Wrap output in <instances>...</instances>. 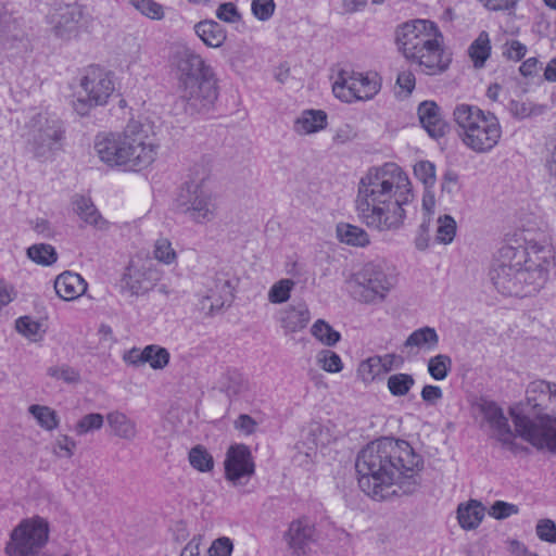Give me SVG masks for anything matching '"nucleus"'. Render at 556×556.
Segmentation results:
<instances>
[{
	"instance_id": "obj_25",
	"label": "nucleus",
	"mask_w": 556,
	"mask_h": 556,
	"mask_svg": "<svg viewBox=\"0 0 556 556\" xmlns=\"http://www.w3.org/2000/svg\"><path fill=\"white\" fill-rule=\"evenodd\" d=\"M232 300V287L229 280L224 278H216L214 288L201 301L202 307H208L211 312L220 309L225 304L230 303Z\"/></svg>"
},
{
	"instance_id": "obj_17",
	"label": "nucleus",
	"mask_w": 556,
	"mask_h": 556,
	"mask_svg": "<svg viewBox=\"0 0 556 556\" xmlns=\"http://www.w3.org/2000/svg\"><path fill=\"white\" fill-rule=\"evenodd\" d=\"M480 413L484 420L493 430L494 437L502 445L513 452L517 451L515 443V434L510 429L508 419L505 417L503 409L493 401L481 400L478 404Z\"/></svg>"
},
{
	"instance_id": "obj_28",
	"label": "nucleus",
	"mask_w": 556,
	"mask_h": 556,
	"mask_svg": "<svg viewBox=\"0 0 556 556\" xmlns=\"http://www.w3.org/2000/svg\"><path fill=\"white\" fill-rule=\"evenodd\" d=\"M439 345V334L432 327L425 326L414 330L405 340V348H416L424 351H433Z\"/></svg>"
},
{
	"instance_id": "obj_48",
	"label": "nucleus",
	"mask_w": 556,
	"mask_h": 556,
	"mask_svg": "<svg viewBox=\"0 0 556 556\" xmlns=\"http://www.w3.org/2000/svg\"><path fill=\"white\" fill-rule=\"evenodd\" d=\"M414 175L426 188H431L435 184V166L429 161L417 162L414 166Z\"/></svg>"
},
{
	"instance_id": "obj_8",
	"label": "nucleus",
	"mask_w": 556,
	"mask_h": 556,
	"mask_svg": "<svg viewBox=\"0 0 556 556\" xmlns=\"http://www.w3.org/2000/svg\"><path fill=\"white\" fill-rule=\"evenodd\" d=\"M64 140V123L55 115L40 112L28 122L27 148L34 157L51 160L62 150Z\"/></svg>"
},
{
	"instance_id": "obj_11",
	"label": "nucleus",
	"mask_w": 556,
	"mask_h": 556,
	"mask_svg": "<svg viewBox=\"0 0 556 556\" xmlns=\"http://www.w3.org/2000/svg\"><path fill=\"white\" fill-rule=\"evenodd\" d=\"M85 97H79L74 103L77 114L86 116L92 108L104 105L115 90V85L110 72L98 65L88 66L79 81Z\"/></svg>"
},
{
	"instance_id": "obj_49",
	"label": "nucleus",
	"mask_w": 556,
	"mask_h": 556,
	"mask_svg": "<svg viewBox=\"0 0 556 556\" xmlns=\"http://www.w3.org/2000/svg\"><path fill=\"white\" fill-rule=\"evenodd\" d=\"M546 106L528 102L511 101L510 112L518 118L538 116L545 112Z\"/></svg>"
},
{
	"instance_id": "obj_24",
	"label": "nucleus",
	"mask_w": 556,
	"mask_h": 556,
	"mask_svg": "<svg viewBox=\"0 0 556 556\" xmlns=\"http://www.w3.org/2000/svg\"><path fill=\"white\" fill-rule=\"evenodd\" d=\"M194 33L210 48L222 47L227 39L226 29L214 20H203L194 25Z\"/></svg>"
},
{
	"instance_id": "obj_42",
	"label": "nucleus",
	"mask_w": 556,
	"mask_h": 556,
	"mask_svg": "<svg viewBox=\"0 0 556 556\" xmlns=\"http://www.w3.org/2000/svg\"><path fill=\"white\" fill-rule=\"evenodd\" d=\"M294 285V281L288 278L275 282L268 291V301L273 304L287 302Z\"/></svg>"
},
{
	"instance_id": "obj_38",
	"label": "nucleus",
	"mask_w": 556,
	"mask_h": 556,
	"mask_svg": "<svg viewBox=\"0 0 556 556\" xmlns=\"http://www.w3.org/2000/svg\"><path fill=\"white\" fill-rule=\"evenodd\" d=\"M380 356H371L361 362L357 368V377L365 383L372 382L377 377L383 375Z\"/></svg>"
},
{
	"instance_id": "obj_52",
	"label": "nucleus",
	"mask_w": 556,
	"mask_h": 556,
	"mask_svg": "<svg viewBox=\"0 0 556 556\" xmlns=\"http://www.w3.org/2000/svg\"><path fill=\"white\" fill-rule=\"evenodd\" d=\"M48 376L56 380H63L66 383H76L80 377L78 371L68 365L51 366L47 369Z\"/></svg>"
},
{
	"instance_id": "obj_30",
	"label": "nucleus",
	"mask_w": 556,
	"mask_h": 556,
	"mask_svg": "<svg viewBox=\"0 0 556 556\" xmlns=\"http://www.w3.org/2000/svg\"><path fill=\"white\" fill-rule=\"evenodd\" d=\"M484 517V507L477 501H470L467 505H459L457 519L463 529L477 528Z\"/></svg>"
},
{
	"instance_id": "obj_39",
	"label": "nucleus",
	"mask_w": 556,
	"mask_h": 556,
	"mask_svg": "<svg viewBox=\"0 0 556 556\" xmlns=\"http://www.w3.org/2000/svg\"><path fill=\"white\" fill-rule=\"evenodd\" d=\"M452 358L446 354H438L428 361V372L434 380H444L452 370Z\"/></svg>"
},
{
	"instance_id": "obj_1",
	"label": "nucleus",
	"mask_w": 556,
	"mask_h": 556,
	"mask_svg": "<svg viewBox=\"0 0 556 556\" xmlns=\"http://www.w3.org/2000/svg\"><path fill=\"white\" fill-rule=\"evenodd\" d=\"M422 466L408 442L387 437L368 443L355 463L361 490L375 501L415 493Z\"/></svg>"
},
{
	"instance_id": "obj_51",
	"label": "nucleus",
	"mask_w": 556,
	"mask_h": 556,
	"mask_svg": "<svg viewBox=\"0 0 556 556\" xmlns=\"http://www.w3.org/2000/svg\"><path fill=\"white\" fill-rule=\"evenodd\" d=\"M276 10L274 0H252L251 11L253 16L260 22L269 21Z\"/></svg>"
},
{
	"instance_id": "obj_18",
	"label": "nucleus",
	"mask_w": 556,
	"mask_h": 556,
	"mask_svg": "<svg viewBox=\"0 0 556 556\" xmlns=\"http://www.w3.org/2000/svg\"><path fill=\"white\" fill-rule=\"evenodd\" d=\"M224 465L225 477L233 484L242 483V479L251 478L255 471L251 451L244 444L231 445L226 453Z\"/></svg>"
},
{
	"instance_id": "obj_21",
	"label": "nucleus",
	"mask_w": 556,
	"mask_h": 556,
	"mask_svg": "<svg viewBox=\"0 0 556 556\" xmlns=\"http://www.w3.org/2000/svg\"><path fill=\"white\" fill-rule=\"evenodd\" d=\"M311 320L306 304L289 305L280 311L279 323L285 333H295L303 330Z\"/></svg>"
},
{
	"instance_id": "obj_6",
	"label": "nucleus",
	"mask_w": 556,
	"mask_h": 556,
	"mask_svg": "<svg viewBox=\"0 0 556 556\" xmlns=\"http://www.w3.org/2000/svg\"><path fill=\"white\" fill-rule=\"evenodd\" d=\"M396 45L405 59L427 75L440 74L451 63L442 46V34L431 21L415 20L401 25L396 29Z\"/></svg>"
},
{
	"instance_id": "obj_64",
	"label": "nucleus",
	"mask_w": 556,
	"mask_h": 556,
	"mask_svg": "<svg viewBox=\"0 0 556 556\" xmlns=\"http://www.w3.org/2000/svg\"><path fill=\"white\" fill-rule=\"evenodd\" d=\"M235 426L245 434H251L255 431L257 424L251 416L241 414L235 421Z\"/></svg>"
},
{
	"instance_id": "obj_54",
	"label": "nucleus",
	"mask_w": 556,
	"mask_h": 556,
	"mask_svg": "<svg viewBox=\"0 0 556 556\" xmlns=\"http://www.w3.org/2000/svg\"><path fill=\"white\" fill-rule=\"evenodd\" d=\"M216 17L225 23H239L242 15L232 2H224L216 10Z\"/></svg>"
},
{
	"instance_id": "obj_50",
	"label": "nucleus",
	"mask_w": 556,
	"mask_h": 556,
	"mask_svg": "<svg viewBox=\"0 0 556 556\" xmlns=\"http://www.w3.org/2000/svg\"><path fill=\"white\" fill-rule=\"evenodd\" d=\"M103 422V415L99 413H90L79 419V421L76 424L75 431L78 435H84L90 431L101 429Z\"/></svg>"
},
{
	"instance_id": "obj_61",
	"label": "nucleus",
	"mask_w": 556,
	"mask_h": 556,
	"mask_svg": "<svg viewBox=\"0 0 556 556\" xmlns=\"http://www.w3.org/2000/svg\"><path fill=\"white\" fill-rule=\"evenodd\" d=\"M325 434L324 428L317 422L311 424L307 429V440L315 447L318 445H325Z\"/></svg>"
},
{
	"instance_id": "obj_53",
	"label": "nucleus",
	"mask_w": 556,
	"mask_h": 556,
	"mask_svg": "<svg viewBox=\"0 0 556 556\" xmlns=\"http://www.w3.org/2000/svg\"><path fill=\"white\" fill-rule=\"evenodd\" d=\"M535 532L541 541L556 544V523L552 519L539 520Z\"/></svg>"
},
{
	"instance_id": "obj_7",
	"label": "nucleus",
	"mask_w": 556,
	"mask_h": 556,
	"mask_svg": "<svg viewBox=\"0 0 556 556\" xmlns=\"http://www.w3.org/2000/svg\"><path fill=\"white\" fill-rule=\"evenodd\" d=\"M458 136L465 147L476 153L490 152L502 137L497 117L476 105L457 104L453 112Z\"/></svg>"
},
{
	"instance_id": "obj_55",
	"label": "nucleus",
	"mask_w": 556,
	"mask_h": 556,
	"mask_svg": "<svg viewBox=\"0 0 556 556\" xmlns=\"http://www.w3.org/2000/svg\"><path fill=\"white\" fill-rule=\"evenodd\" d=\"M519 508L515 504L503 501H496L490 508V515L495 519H505L511 515L518 514Z\"/></svg>"
},
{
	"instance_id": "obj_14",
	"label": "nucleus",
	"mask_w": 556,
	"mask_h": 556,
	"mask_svg": "<svg viewBox=\"0 0 556 556\" xmlns=\"http://www.w3.org/2000/svg\"><path fill=\"white\" fill-rule=\"evenodd\" d=\"M169 64L178 85L215 76L213 68L202 55L185 43L172 48Z\"/></svg>"
},
{
	"instance_id": "obj_59",
	"label": "nucleus",
	"mask_w": 556,
	"mask_h": 556,
	"mask_svg": "<svg viewBox=\"0 0 556 556\" xmlns=\"http://www.w3.org/2000/svg\"><path fill=\"white\" fill-rule=\"evenodd\" d=\"M442 191L454 194L459 191V176L453 170H447L442 179Z\"/></svg>"
},
{
	"instance_id": "obj_19",
	"label": "nucleus",
	"mask_w": 556,
	"mask_h": 556,
	"mask_svg": "<svg viewBox=\"0 0 556 556\" xmlns=\"http://www.w3.org/2000/svg\"><path fill=\"white\" fill-rule=\"evenodd\" d=\"M315 527L307 518H300L290 523L286 539L293 555L303 556L305 548L313 541Z\"/></svg>"
},
{
	"instance_id": "obj_45",
	"label": "nucleus",
	"mask_w": 556,
	"mask_h": 556,
	"mask_svg": "<svg viewBox=\"0 0 556 556\" xmlns=\"http://www.w3.org/2000/svg\"><path fill=\"white\" fill-rule=\"evenodd\" d=\"M153 254L159 262L166 265L175 263L177 258L176 251L167 238H159L155 241Z\"/></svg>"
},
{
	"instance_id": "obj_12",
	"label": "nucleus",
	"mask_w": 556,
	"mask_h": 556,
	"mask_svg": "<svg viewBox=\"0 0 556 556\" xmlns=\"http://www.w3.org/2000/svg\"><path fill=\"white\" fill-rule=\"evenodd\" d=\"M353 295L359 302H381L394 288L396 278L381 264L368 263L353 277Z\"/></svg>"
},
{
	"instance_id": "obj_5",
	"label": "nucleus",
	"mask_w": 556,
	"mask_h": 556,
	"mask_svg": "<svg viewBox=\"0 0 556 556\" xmlns=\"http://www.w3.org/2000/svg\"><path fill=\"white\" fill-rule=\"evenodd\" d=\"M556 383L531 381L522 413L511 412L516 432L539 450L556 453Z\"/></svg>"
},
{
	"instance_id": "obj_57",
	"label": "nucleus",
	"mask_w": 556,
	"mask_h": 556,
	"mask_svg": "<svg viewBox=\"0 0 556 556\" xmlns=\"http://www.w3.org/2000/svg\"><path fill=\"white\" fill-rule=\"evenodd\" d=\"M233 549L232 541L227 538L223 536L217 540H215L210 549L208 554L210 556H230Z\"/></svg>"
},
{
	"instance_id": "obj_35",
	"label": "nucleus",
	"mask_w": 556,
	"mask_h": 556,
	"mask_svg": "<svg viewBox=\"0 0 556 556\" xmlns=\"http://www.w3.org/2000/svg\"><path fill=\"white\" fill-rule=\"evenodd\" d=\"M312 336L315 337L319 342H321L326 346L336 345L340 339L341 334L337 330H334L326 320L317 319L312 328Z\"/></svg>"
},
{
	"instance_id": "obj_31",
	"label": "nucleus",
	"mask_w": 556,
	"mask_h": 556,
	"mask_svg": "<svg viewBox=\"0 0 556 556\" xmlns=\"http://www.w3.org/2000/svg\"><path fill=\"white\" fill-rule=\"evenodd\" d=\"M337 237L341 242L353 247L363 248L370 242L365 229L346 223L337 225Z\"/></svg>"
},
{
	"instance_id": "obj_3",
	"label": "nucleus",
	"mask_w": 556,
	"mask_h": 556,
	"mask_svg": "<svg viewBox=\"0 0 556 556\" xmlns=\"http://www.w3.org/2000/svg\"><path fill=\"white\" fill-rule=\"evenodd\" d=\"M555 267V251L546 233L535 237L528 231L525 244L507 245L490 270L498 292L513 296H529L539 292L547 282Z\"/></svg>"
},
{
	"instance_id": "obj_9",
	"label": "nucleus",
	"mask_w": 556,
	"mask_h": 556,
	"mask_svg": "<svg viewBox=\"0 0 556 556\" xmlns=\"http://www.w3.org/2000/svg\"><path fill=\"white\" fill-rule=\"evenodd\" d=\"M176 211L197 225H205L217 216V204L213 192L203 182H186L180 188Z\"/></svg>"
},
{
	"instance_id": "obj_34",
	"label": "nucleus",
	"mask_w": 556,
	"mask_h": 556,
	"mask_svg": "<svg viewBox=\"0 0 556 556\" xmlns=\"http://www.w3.org/2000/svg\"><path fill=\"white\" fill-rule=\"evenodd\" d=\"M28 412L45 430L52 431L59 427L60 420L56 412L49 406L34 404L28 407Z\"/></svg>"
},
{
	"instance_id": "obj_44",
	"label": "nucleus",
	"mask_w": 556,
	"mask_h": 556,
	"mask_svg": "<svg viewBox=\"0 0 556 556\" xmlns=\"http://www.w3.org/2000/svg\"><path fill=\"white\" fill-rule=\"evenodd\" d=\"M224 382V389L229 396H238L249 390L248 379L238 371H229Z\"/></svg>"
},
{
	"instance_id": "obj_15",
	"label": "nucleus",
	"mask_w": 556,
	"mask_h": 556,
	"mask_svg": "<svg viewBox=\"0 0 556 556\" xmlns=\"http://www.w3.org/2000/svg\"><path fill=\"white\" fill-rule=\"evenodd\" d=\"M162 273L150 260L131 258L121 279V288L130 295H143L154 288Z\"/></svg>"
},
{
	"instance_id": "obj_58",
	"label": "nucleus",
	"mask_w": 556,
	"mask_h": 556,
	"mask_svg": "<svg viewBox=\"0 0 556 556\" xmlns=\"http://www.w3.org/2000/svg\"><path fill=\"white\" fill-rule=\"evenodd\" d=\"M76 448V442L66 434H61L56 439L54 452L58 454L56 450L63 452V454H59V456H64L71 458L74 455V450Z\"/></svg>"
},
{
	"instance_id": "obj_33",
	"label": "nucleus",
	"mask_w": 556,
	"mask_h": 556,
	"mask_svg": "<svg viewBox=\"0 0 556 556\" xmlns=\"http://www.w3.org/2000/svg\"><path fill=\"white\" fill-rule=\"evenodd\" d=\"M26 253L34 263L41 266H50L58 261L55 249L47 243L33 244L27 249Z\"/></svg>"
},
{
	"instance_id": "obj_23",
	"label": "nucleus",
	"mask_w": 556,
	"mask_h": 556,
	"mask_svg": "<svg viewBox=\"0 0 556 556\" xmlns=\"http://www.w3.org/2000/svg\"><path fill=\"white\" fill-rule=\"evenodd\" d=\"M54 289L61 299L72 301L86 292L87 283L79 274L64 271L56 277Z\"/></svg>"
},
{
	"instance_id": "obj_43",
	"label": "nucleus",
	"mask_w": 556,
	"mask_h": 556,
	"mask_svg": "<svg viewBox=\"0 0 556 556\" xmlns=\"http://www.w3.org/2000/svg\"><path fill=\"white\" fill-rule=\"evenodd\" d=\"M456 222L450 215L440 216L438 219V229L435 240L439 243L448 244L454 240L456 235Z\"/></svg>"
},
{
	"instance_id": "obj_22",
	"label": "nucleus",
	"mask_w": 556,
	"mask_h": 556,
	"mask_svg": "<svg viewBox=\"0 0 556 556\" xmlns=\"http://www.w3.org/2000/svg\"><path fill=\"white\" fill-rule=\"evenodd\" d=\"M418 116L420 124L432 138H439L445 134V123L435 102H421L418 106Z\"/></svg>"
},
{
	"instance_id": "obj_32",
	"label": "nucleus",
	"mask_w": 556,
	"mask_h": 556,
	"mask_svg": "<svg viewBox=\"0 0 556 556\" xmlns=\"http://www.w3.org/2000/svg\"><path fill=\"white\" fill-rule=\"evenodd\" d=\"M476 67H482L491 54V41L486 31H481L468 49Z\"/></svg>"
},
{
	"instance_id": "obj_16",
	"label": "nucleus",
	"mask_w": 556,
	"mask_h": 556,
	"mask_svg": "<svg viewBox=\"0 0 556 556\" xmlns=\"http://www.w3.org/2000/svg\"><path fill=\"white\" fill-rule=\"evenodd\" d=\"M178 92L190 115L207 112L218 97L215 76L178 85Z\"/></svg>"
},
{
	"instance_id": "obj_56",
	"label": "nucleus",
	"mask_w": 556,
	"mask_h": 556,
	"mask_svg": "<svg viewBox=\"0 0 556 556\" xmlns=\"http://www.w3.org/2000/svg\"><path fill=\"white\" fill-rule=\"evenodd\" d=\"M527 52V47L518 40L507 41L503 46V55L511 61H520Z\"/></svg>"
},
{
	"instance_id": "obj_4",
	"label": "nucleus",
	"mask_w": 556,
	"mask_h": 556,
	"mask_svg": "<svg viewBox=\"0 0 556 556\" xmlns=\"http://www.w3.org/2000/svg\"><path fill=\"white\" fill-rule=\"evenodd\" d=\"M160 143L152 124L131 119L123 131L96 136L94 151L101 162L124 172H140L157 157Z\"/></svg>"
},
{
	"instance_id": "obj_13",
	"label": "nucleus",
	"mask_w": 556,
	"mask_h": 556,
	"mask_svg": "<svg viewBox=\"0 0 556 556\" xmlns=\"http://www.w3.org/2000/svg\"><path fill=\"white\" fill-rule=\"evenodd\" d=\"M380 90L376 75L341 70L332 85L333 94L341 101H366L372 99Z\"/></svg>"
},
{
	"instance_id": "obj_62",
	"label": "nucleus",
	"mask_w": 556,
	"mask_h": 556,
	"mask_svg": "<svg viewBox=\"0 0 556 556\" xmlns=\"http://www.w3.org/2000/svg\"><path fill=\"white\" fill-rule=\"evenodd\" d=\"M490 11H506L514 9L518 0H479Z\"/></svg>"
},
{
	"instance_id": "obj_40",
	"label": "nucleus",
	"mask_w": 556,
	"mask_h": 556,
	"mask_svg": "<svg viewBox=\"0 0 556 556\" xmlns=\"http://www.w3.org/2000/svg\"><path fill=\"white\" fill-rule=\"evenodd\" d=\"M188 458L192 468L200 472H210L214 468L213 456L202 445L192 447Z\"/></svg>"
},
{
	"instance_id": "obj_41",
	"label": "nucleus",
	"mask_w": 556,
	"mask_h": 556,
	"mask_svg": "<svg viewBox=\"0 0 556 556\" xmlns=\"http://www.w3.org/2000/svg\"><path fill=\"white\" fill-rule=\"evenodd\" d=\"M144 364L148 363L151 368L157 370L165 368L169 363V352L160 345L150 344L146 346Z\"/></svg>"
},
{
	"instance_id": "obj_46",
	"label": "nucleus",
	"mask_w": 556,
	"mask_h": 556,
	"mask_svg": "<svg viewBox=\"0 0 556 556\" xmlns=\"http://www.w3.org/2000/svg\"><path fill=\"white\" fill-rule=\"evenodd\" d=\"M316 361L318 365L327 372H340L343 368L341 357L331 350H321Z\"/></svg>"
},
{
	"instance_id": "obj_47",
	"label": "nucleus",
	"mask_w": 556,
	"mask_h": 556,
	"mask_svg": "<svg viewBox=\"0 0 556 556\" xmlns=\"http://www.w3.org/2000/svg\"><path fill=\"white\" fill-rule=\"evenodd\" d=\"M130 4L142 15L151 20H162L164 17L163 7L154 0H129Z\"/></svg>"
},
{
	"instance_id": "obj_37",
	"label": "nucleus",
	"mask_w": 556,
	"mask_h": 556,
	"mask_svg": "<svg viewBox=\"0 0 556 556\" xmlns=\"http://www.w3.org/2000/svg\"><path fill=\"white\" fill-rule=\"evenodd\" d=\"M15 328L17 332L34 342L40 341L45 333L41 323L33 319L30 316L18 317L15 320Z\"/></svg>"
},
{
	"instance_id": "obj_60",
	"label": "nucleus",
	"mask_w": 556,
	"mask_h": 556,
	"mask_svg": "<svg viewBox=\"0 0 556 556\" xmlns=\"http://www.w3.org/2000/svg\"><path fill=\"white\" fill-rule=\"evenodd\" d=\"M420 396L428 404H437L443 396L442 389L438 386L427 384L422 388Z\"/></svg>"
},
{
	"instance_id": "obj_10",
	"label": "nucleus",
	"mask_w": 556,
	"mask_h": 556,
	"mask_svg": "<svg viewBox=\"0 0 556 556\" xmlns=\"http://www.w3.org/2000/svg\"><path fill=\"white\" fill-rule=\"evenodd\" d=\"M49 522L40 517L25 518L12 530L5 545L8 556H35L49 540Z\"/></svg>"
},
{
	"instance_id": "obj_29",
	"label": "nucleus",
	"mask_w": 556,
	"mask_h": 556,
	"mask_svg": "<svg viewBox=\"0 0 556 556\" xmlns=\"http://www.w3.org/2000/svg\"><path fill=\"white\" fill-rule=\"evenodd\" d=\"M81 18V11L76 7H67L60 14L53 27L54 34L63 39L70 38L77 31Z\"/></svg>"
},
{
	"instance_id": "obj_36",
	"label": "nucleus",
	"mask_w": 556,
	"mask_h": 556,
	"mask_svg": "<svg viewBox=\"0 0 556 556\" xmlns=\"http://www.w3.org/2000/svg\"><path fill=\"white\" fill-rule=\"evenodd\" d=\"M415 384V379L409 374H393L388 378L387 387L393 396H405Z\"/></svg>"
},
{
	"instance_id": "obj_2",
	"label": "nucleus",
	"mask_w": 556,
	"mask_h": 556,
	"mask_svg": "<svg viewBox=\"0 0 556 556\" xmlns=\"http://www.w3.org/2000/svg\"><path fill=\"white\" fill-rule=\"evenodd\" d=\"M414 199L407 174L395 163L370 168L358 184V218L378 231L397 230L406 217L404 206Z\"/></svg>"
},
{
	"instance_id": "obj_26",
	"label": "nucleus",
	"mask_w": 556,
	"mask_h": 556,
	"mask_svg": "<svg viewBox=\"0 0 556 556\" xmlns=\"http://www.w3.org/2000/svg\"><path fill=\"white\" fill-rule=\"evenodd\" d=\"M327 126V114L323 110H306L294 122L299 135L315 134Z\"/></svg>"
},
{
	"instance_id": "obj_20",
	"label": "nucleus",
	"mask_w": 556,
	"mask_h": 556,
	"mask_svg": "<svg viewBox=\"0 0 556 556\" xmlns=\"http://www.w3.org/2000/svg\"><path fill=\"white\" fill-rule=\"evenodd\" d=\"M110 433L121 440L135 441L139 435L137 421L118 409L109 412L105 416Z\"/></svg>"
},
{
	"instance_id": "obj_27",
	"label": "nucleus",
	"mask_w": 556,
	"mask_h": 556,
	"mask_svg": "<svg viewBox=\"0 0 556 556\" xmlns=\"http://www.w3.org/2000/svg\"><path fill=\"white\" fill-rule=\"evenodd\" d=\"M74 204L76 213L86 224L100 230L108 229V222L101 216L89 198L77 195Z\"/></svg>"
},
{
	"instance_id": "obj_63",
	"label": "nucleus",
	"mask_w": 556,
	"mask_h": 556,
	"mask_svg": "<svg viewBox=\"0 0 556 556\" xmlns=\"http://www.w3.org/2000/svg\"><path fill=\"white\" fill-rule=\"evenodd\" d=\"M144 353L146 348L142 350L132 348L124 354L123 359L126 364L137 367L144 364Z\"/></svg>"
}]
</instances>
